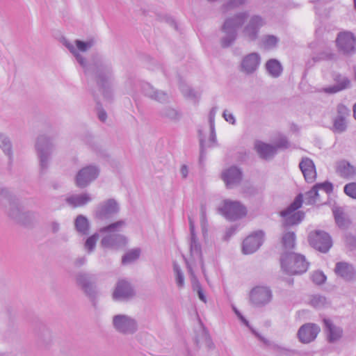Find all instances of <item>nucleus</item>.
Listing matches in <instances>:
<instances>
[{"label":"nucleus","mask_w":356,"mask_h":356,"mask_svg":"<svg viewBox=\"0 0 356 356\" xmlns=\"http://www.w3.org/2000/svg\"><path fill=\"white\" fill-rule=\"evenodd\" d=\"M126 226L125 220H121L99 229L100 234H103L101 240V245L104 248L118 250L127 243V238L122 234H119Z\"/></svg>","instance_id":"1"},{"label":"nucleus","mask_w":356,"mask_h":356,"mask_svg":"<svg viewBox=\"0 0 356 356\" xmlns=\"http://www.w3.org/2000/svg\"><path fill=\"white\" fill-rule=\"evenodd\" d=\"M0 200L4 205L8 202V214L17 222L26 225L29 222L30 219L35 218L34 213L22 211L21 207L16 202L15 197L10 189L3 188L0 190Z\"/></svg>","instance_id":"2"},{"label":"nucleus","mask_w":356,"mask_h":356,"mask_svg":"<svg viewBox=\"0 0 356 356\" xmlns=\"http://www.w3.org/2000/svg\"><path fill=\"white\" fill-rule=\"evenodd\" d=\"M248 17V12H243L225 20L222 29L224 33L221 39L222 47H228L235 41L238 29L244 24Z\"/></svg>","instance_id":"3"},{"label":"nucleus","mask_w":356,"mask_h":356,"mask_svg":"<svg viewBox=\"0 0 356 356\" xmlns=\"http://www.w3.org/2000/svg\"><path fill=\"white\" fill-rule=\"evenodd\" d=\"M280 264L283 271L289 275L302 274L309 267V263L304 255L292 252L282 254Z\"/></svg>","instance_id":"4"},{"label":"nucleus","mask_w":356,"mask_h":356,"mask_svg":"<svg viewBox=\"0 0 356 356\" xmlns=\"http://www.w3.org/2000/svg\"><path fill=\"white\" fill-rule=\"evenodd\" d=\"M54 145L51 140L45 135L38 136L35 149L39 160L40 172L44 174L51 163V154L53 152Z\"/></svg>","instance_id":"5"},{"label":"nucleus","mask_w":356,"mask_h":356,"mask_svg":"<svg viewBox=\"0 0 356 356\" xmlns=\"http://www.w3.org/2000/svg\"><path fill=\"white\" fill-rule=\"evenodd\" d=\"M92 71L104 96L108 97L112 75L111 64L106 60L100 59L95 63Z\"/></svg>","instance_id":"6"},{"label":"nucleus","mask_w":356,"mask_h":356,"mask_svg":"<svg viewBox=\"0 0 356 356\" xmlns=\"http://www.w3.org/2000/svg\"><path fill=\"white\" fill-rule=\"evenodd\" d=\"M95 44L94 40H89L86 42L76 40L74 42L67 40L64 41V45L67 48L70 53L75 57L76 61L85 70V72L89 74L90 69L87 65L86 59L81 53H84L89 50Z\"/></svg>","instance_id":"7"},{"label":"nucleus","mask_w":356,"mask_h":356,"mask_svg":"<svg viewBox=\"0 0 356 356\" xmlns=\"http://www.w3.org/2000/svg\"><path fill=\"white\" fill-rule=\"evenodd\" d=\"M302 204V195H298L293 202L284 210L280 212L283 218L282 225L284 227L292 226L300 223L304 218V213L302 211H296Z\"/></svg>","instance_id":"8"},{"label":"nucleus","mask_w":356,"mask_h":356,"mask_svg":"<svg viewBox=\"0 0 356 356\" xmlns=\"http://www.w3.org/2000/svg\"><path fill=\"white\" fill-rule=\"evenodd\" d=\"M112 323L115 330L123 334H133L138 328L136 319L131 316L123 314L114 315Z\"/></svg>","instance_id":"9"},{"label":"nucleus","mask_w":356,"mask_h":356,"mask_svg":"<svg viewBox=\"0 0 356 356\" xmlns=\"http://www.w3.org/2000/svg\"><path fill=\"white\" fill-rule=\"evenodd\" d=\"M250 301L257 307H263L273 300V291L265 285H258L252 288L249 294Z\"/></svg>","instance_id":"10"},{"label":"nucleus","mask_w":356,"mask_h":356,"mask_svg":"<svg viewBox=\"0 0 356 356\" xmlns=\"http://www.w3.org/2000/svg\"><path fill=\"white\" fill-rule=\"evenodd\" d=\"M218 209L220 213L229 220H236L247 214L246 208L238 201L226 200Z\"/></svg>","instance_id":"11"},{"label":"nucleus","mask_w":356,"mask_h":356,"mask_svg":"<svg viewBox=\"0 0 356 356\" xmlns=\"http://www.w3.org/2000/svg\"><path fill=\"white\" fill-rule=\"evenodd\" d=\"M309 244L316 250L326 253L332 246L331 236L325 232L316 230L309 235Z\"/></svg>","instance_id":"12"},{"label":"nucleus","mask_w":356,"mask_h":356,"mask_svg":"<svg viewBox=\"0 0 356 356\" xmlns=\"http://www.w3.org/2000/svg\"><path fill=\"white\" fill-rule=\"evenodd\" d=\"M99 175V169L97 165H89L81 168L75 177L76 185L81 188H86L95 180Z\"/></svg>","instance_id":"13"},{"label":"nucleus","mask_w":356,"mask_h":356,"mask_svg":"<svg viewBox=\"0 0 356 356\" xmlns=\"http://www.w3.org/2000/svg\"><path fill=\"white\" fill-rule=\"evenodd\" d=\"M339 51L344 54H353L356 51V38L350 32H341L336 39Z\"/></svg>","instance_id":"14"},{"label":"nucleus","mask_w":356,"mask_h":356,"mask_svg":"<svg viewBox=\"0 0 356 356\" xmlns=\"http://www.w3.org/2000/svg\"><path fill=\"white\" fill-rule=\"evenodd\" d=\"M119 211L117 202L109 199L98 204L95 209V217L99 220H108Z\"/></svg>","instance_id":"15"},{"label":"nucleus","mask_w":356,"mask_h":356,"mask_svg":"<svg viewBox=\"0 0 356 356\" xmlns=\"http://www.w3.org/2000/svg\"><path fill=\"white\" fill-rule=\"evenodd\" d=\"M265 24L264 19L259 15L252 16L245 25L243 34L249 40H255L259 35L260 29Z\"/></svg>","instance_id":"16"},{"label":"nucleus","mask_w":356,"mask_h":356,"mask_svg":"<svg viewBox=\"0 0 356 356\" xmlns=\"http://www.w3.org/2000/svg\"><path fill=\"white\" fill-rule=\"evenodd\" d=\"M264 233L257 231L247 236L242 244V252L245 254L255 252L264 242Z\"/></svg>","instance_id":"17"},{"label":"nucleus","mask_w":356,"mask_h":356,"mask_svg":"<svg viewBox=\"0 0 356 356\" xmlns=\"http://www.w3.org/2000/svg\"><path fill=\"white\" fill-rule=\"evenodd\" d=\"M134 296V290L129 282L119 280L113 293V298L116 301L127 300Z\"/></svg>","instance_id":"18"},{"label":"nucleus","mask_w":356,"mask_h":356,"mask_svg":"<svg viewBox=\"0 0 356 356\" xmlns=\"http://www.w3.org/2000/svg\"><path fill=\"white\" fill-rule=\"evenodd\" d=\"M319 332L320 327L317 325L306 323L300 327L298 337L302 343H309L316 338Z\"/></svg>","instance_id":"19"},{"label":"nucleus","mask_w":356,"mask_h":356,"mask_svg":"<svg viewBox=\"0 0 356 356\" xmlns=\"http://www.w3.org/2000/svg\"><path fill=\"white\" fill-rule=\"evenodd\" d=\"M95 277L93 275L79 273L76 275V282L84 291L86 294L90 298L95 295Z\"/></svg>","instance_id":"20"},{"label":"nucleus","mask_w":356,"mask_h":356,"mask_svg":"<svg viewBox=\"0 0 356 356\" xmlns=\"http://www.w3.org/2000/svg\"><path fill=\"white\" fill-rule=\"evenodd\" d=\"M189 227L191 232V240H190V252L191 256L193 259L195 260H198L202 265V269L204 271V265L202 259V251H201V245L197 240L195 234V225L191 218L189 217Z\"/></svg>","instance_id":"21"},{"label":"nucleus","mask_w":356,"mask_h":356,"mask_svg":"<svg viewBox=\"0 0 356 356\" xmlns=\"http://www.w3.org/2000/svg\"><path fill=\"white\" fill-rule=\"evenodd\" d=\"M261 62V57L259 54L253 52L250 53L241 60V71L247 74L254 73L259 67Z\"/></svg>","instance_id":"22"},{"label":"nucleus","mask_w":356,"mask_h":356,"mask_svg":"<svg viewBox=\"0 0 356 356\" xmlns=\"http://www.w3.org/2000/svg\"><path fill=\"white\" fill-rule=\"evenodd\" d=\"M334 272L337 276L346 281L356 280V270L351 264L348 262H337L335 265Z\"/></svg>","instance_id":"23"},{"label":"nucleus","mask_w":356,"mask_h":356,"mask_svg":"<svg viewBox=\"0 0 356 356\" xmlns=\"http://www.w3.org/2000/svg\"><path fill=\"white\" fill-rule=\"evenodd\" d=\"M222 178L227 188H233L242 178L241 170L236 166L230 167L222 172Z\"/></svg>","instance_id":"24"},{"label":"nucleus","mask_w":356,"mask_h":356,"mask_svg":"<svg viewBox=\"0 0 356 356\" xmlns=\"http://www.w3.org/2000/svg\"><path fill=\"white\" fill-rule=\"evenodd\" d=\"M299 167L308 183L314 182L316 177V171L313 161L307 157L302 158Z\"/></svg>","instance_id":"25"},{"label":"nucleus","mask_w":356,"mask_h":356,"mask_svg":"<svg viewBox=\"0 0 356 356\" xmlns=\"http://www.w3.org/2000/svg\"><path fill=\"white\" fill-rule=\"evenodd\" d=\"M333 79L335 82V84L332 86L323 88V91L326 93L334 94L345 90L349 88L350 86V81L349 79L342 74H334Z\"/></svg>","instance_id":"26"},{"label":"nucleus","mask_w":356,"mask_h":356,"mask_svg":"<svg viewBox=\"0 0 356 356\" xmlns=\"http://www.w3.org/2000/svg\"><path fill=\"white\" fill-rule=\"evenodd\" d=\"M336 172L341 177L351 179L356 176V168L346 160L336 163Z\"/></svg>","instance_id":"27"},{"label":"nucleus","mask_w":356,"mask_h":356,"mask_svg":"<svg viewBox=\"0 0 356 356\" xmlns=\"http://www.w3.org/2000/svg\"><path fill=\"white\" fill-rule=\"evenodd\" d=\"M142 91L145 95L159 102H165L169 98L168 95L165 92L155 90L147 83L143 84Z\"/></svg>","instance_id":"28"},{"label":"nucleus","mask_w":356,"mask_h":356,"mask_svg":"<svg viewBox=\"0 0 356 356\" xmlns=\"http://www.w3.org/2000/svg\"><path fill=\"white\" fill-rule=\"evenodd\" d=\"M92 197L87 193L70 195L66 198L67 203L72 207H83L92 201Z\"/></svg>","instance_id":"29"},{"label":"nucleus","mask_w":356,"mask_h":356,"mask_svg":"<svg viewBox=\"0 0 356 356\" xmlns=\"http://www.w3.org/2000/svg\"><path fill=\"white\" fill-rule=\"evenodd\" d=\"M254 147L260 157L265 159L272 158L277 152V147L275 146L261 141H257Z\"/></svg>","instance_id":"30"},{"label":"nucleus","mask_w":356,"mask_h":356,"mask_svg":"<svg viewBox=\"0 0 356 356\" xmlns=\"http://www.w3.org/2000/svg\"><path fill=\"white\" fill-rule=\"evenodd\" d=\"M323 322L325 327V331L327 334L328 341L330 342H334L339 340L342 336V329L333 325L330 319L325 318Z\"/></svg>","instance_id":"31"},{"label":"nucleus","mask_w":356,"mask_h":356,"mask_svg":"<svg viewBox=\"0 0 356 356\" xmlns=\"http://www.w3.org/2000/svg\"><path fill=\"white\" fill-rule=\"evenodd\" d=\"M266 69L268 74L272 77L277 78L282 72V66L276 59H270L266 63Z\"/></svg>","instance_id":"32"},{"label":"nucleus","mask_w":356,"mask_h":356,"mask_svg":"<svg viewBox=\"0 0 356 356\" xmlns=\"http://www.w3.org/2000/svg\"><path fill=\"white\" fill-rule=\"evenodd\" d=\"M188 271L191 276V284L193 291H195L198 296L199 299L204 303H207V300L204 291L201 286V284L195 276L191 268L188 266Z\"/></svg>","instance_id":"33"},{"label":"nucleus","mask_w":356,"mask_h":356,"mask_svg":"<svg viewBox=\"0 0 356 356\" xmlns=\"http://www.w3.org/2000/svg\"><path fill=\"white\" fill-rule=\"evenodd\" d=\"M0 148L11 161L13 160L12 143L10 138L3 134H0Z\"/></svg>","instance_id":"34"},{"label":"nucleus","mask_w":356,"mask_h":356,"mask_svg":"<svg viewBox=\"0 0 356 356\" xmlns=\"http://www.w3.org/2000/svg\"><path fill=\"white\" fill-rule=\"evenodd\" d=\"M333 214L337 225L343 229L348 227L349 220L346 218L341 208L336 207L333 209Z\"/></svg>","instance_id":"35"},{"label":"nucleus","mask_w":356,"mask_h":356,"mask_svg":"<svg viewBox=\"0 0 356 356\" xmlns=\"http://www.w3.org/2000/svg\"><path fill=\"white\" fill-rule=\"evenodd\" d=\"M309 304L316 309H323L328 307L330 302L325 297L319 294H315L311 297Z\"/></svg>","instance_id":"36"},{"label":"nucleus","mask_w":356,"mask_h":356,"mask_svg":"<svg viewBox=\"0 0 356 356\" xmlns=\"http://www.w3.org/2000/svg\"><path fill=\"white\" fill-rule=\"evenodd\" d=\"M75 227L78 232L82 234H87L89 229V222L86 217L79 215L75 220Z\"/></svg>","instance_id":"37"},{"label":"nucleus","mask_w":356,"mask_h":356,"mask_svg":"<svg viewBox=\"0 0 356 356\" xmlns=\"http://www.w3.org/2000/svg\"><path fill=\"white\" fill-rule=\"evenodd\" d=\"M296 235L293 232L284 233L282 238V243L284 249L291 250L295 246Z\"/></svg>","instance_id":"38"},{"label":"nucleus","mask_w":356,"mask_h":356,"mask_svg":"<svg viewBox=\"0 0 356 356\" xmlns=\"http://www.w3.org/2000/svg\"><path fill=\"white\" fill-rule=\"evenodd\" d=\"M140 254V250L135 248L127 252L122 259L123 264H129L138 259Z\"/></svg>","instance_id":"39"},{"label":"nucleus","mask_w":356,"mask_h":356,"mask_svg":"<svg viewBox=\"0 0 356 356\" xmlns=\"http://www.w3.org/2000/svg\"><path fill=\"white\" fill-rule=\"evenodd\" d=\"M173 270H174V273H175V282H176L177 286L179 289H183L185 285V280H184V273H183L180 266L177 264H174Z\"/></svg>","instance_id":"40"},{"label":"nucleus","mask_w":356,"mask_h":356,"mask_svg":"<svg viewBox=\"0 0 356 356\" xmlns=\"http://www.w3.org/2000/svg\"><path fill=\"white\" fill-rule=\"evenodd\" d=\"M161 115L170 120H176L180 118L179 112L172 107L166 106L161 111Z\"/></svg>","instance_id":"41"},{"label":"nucleus","mask_w":356,"mask_h":356,"mask_svg":"<svg viewBox=\"0 0 356 356\" xmlns=\"http://www.w3.org/2000/svg\"><path fill=\"white\" fill-rule=\"evenodd\" d=\"M334 131L341 133L346 129V118L343 115H338L334 121Z\"/></svg>","instance_id":"42"},{"label":"nucleus","mask_w":356,"mask_h":356,"mask_svg":"<svg viewBox=\"0 0 356 356\" xmlns=\"http://www.w3.org/2000/svg\"><path fill=\"white\" fill-rule=\"evenodd\" d=\"M318 195V191L316 184L312 188L305 194V202L307 204H313L316 202V198Z\"/></svg>","instance_id":"43"},{"label":"nucleus","mask_w":356,"mask_h":356,"mask_svg":"<svg viewBox=\"0 0 356 356\" xmlns=\"http://www.w3.org/2000/svg\"><path fill=\"white\" fill-rule=\"evenodd\" d=\"M235 314L238 316V318L241 320V321L247 327H248L252 332L258 337L261 341H263L264 343H268V341L265 339L264 337H262L259 333H257L249 324V322L245 318V317L241 314V313L237 310L235 312Z\"/></svg>","instance_id":"44"},{"label":"nucleus","mask_w":356,"mask_h":356,"mask_svg":"<svg viewBox=\"0 0 356 356\" xmlns=\"http://www.w3.org/2000/svg\"><path fill=\"white\" fill-rule=\"evenodd\" d=\"M278 42V39L274 35H266L262 39V43L266 49H270L275 47Z\"/></svg>","instance_id":"45"},{"label":"nucleus","mask_w":356,"mask_h":356,"mask_svg":"<svg viewBox=\"0 0 356 356\" xmlns=\"http://www.w3.org/2000/svg\"><path fill=\"white\" fill-rule=\"evenodd\" d=\"M97 240H98V234H95L87 238V240L85 243V248L88 250V252H92L94 250Z\"/></svg>","instance_id":"46"},{"label":"nucleus","mask_w":356,"mask_h":356,"mask_svg":"<svg viewBox=\"0 0 356 356\" xmlns=\"http://www.w3.org/2000/svg\"><path fill=\"white\" fill-rule=\"evenodd\" d=\"M248 0H229L226 4H225V9L226 10L236 8L246 3Z\"/></svg>","instance_id":"47"},{"label":"nucleus","mask_w":356,"mask_h":356,"mask_svg":"<svg viewBox=\"0 0 356 356\" xmlns=\"http://www.w3.org/2000/svg\"><path fill=\"white\" fill-rule=\"evenodd\" d=\"M312 280L316 284H321L325 282L326 276L321 271H315L312 275Z\"/></svg>","instance_id":"48"},{"label":"nucleus","mask_w":356,"mask_h":356,"mask_svg":"<svg viewBox=\"0 0 356 356\" xmlns=\"http://www.w3.org/2000/svg\"><path fill=\"white\" fill-rule=\"evenodd\" d=\"M343 191L347 195L356 199V183L346 184L344 186Z\"/></svg>","instance_id":"49"},{"label":"nucleus","mask_w":356,"mask_h":356,"mask_svg":"<svg viewBox=\"0 0 356 356\" xmlns=\"http://www.w3.org/2000/svg\"><path fill=\"white\" fill-rule=\"evenodd\" d=\"M316 186L317 187L318 191L321 190V191H325L326 193H330L333 190L332 184V183H330L329 181L318 183V184H316Z\"/></svg>","instance_id":"50"},{"label":"nucleus","mask_w":356,"mask_h":356,"mask_svg":"<svg viewBox=\"0 0 356 356\" xmlns=\"http://www.w3.org/2000/svg\"><path fill=\"white\" fill-rule=\"evenodd\" d=\"M217 113V108L213 107L211 109L209 115V121L210 124V129H211L212 132H213L214 126H215V116Z\"/></svg>","instance_id":"51"},{"label":"nucleus","mask_w":356,"mask_h":356,"mask_svg":"<svg viewBox=\"0 0 356 356\" xmlns=\"http://www.w3.org/2000/svg\"><path fill=\"white\" fill-rule=\"evenodd\" d=\"M222 116L224 118V119L229 123L232 124H236V119H235V117L234 116V115L230 113L229 111L225 110L223 112V114H222Z\"/></svg>","instance_id":"52"},{"label":"nucleus","mask_w":356,"mask_h":356,"mask_svg":"<svg viewBox=\"0 0 356 356\" xmlns=\"http://www.w3.org/2000/svg\"><path fill=\"white\" fill-rule=\"evenodd\" d=\"M238 229V226L236 225L231 226L228 228L225 232V238L228 240L232 236H233Z\"/></svg>","instance_id":"53"},{"label":"nucleus","mask_w":356,"mask_h":356,"mask_svg":"<svg viewBox=\"0 0 356 356\" xmlns=\"http://www.w3.org/2000/svg\"><path fill=\"white\" fill-rule=\"evenodd\" d=\"M201 222L202 225L203 231L205 229V222H206V215H205V208L202 206L201 207Z\"/></svg>","instance_id":"54"},{"label":"nucleus","mask_w":356,"mask_h":356,"mask_svg":"<svg viewBox=\"0 0 356 356\" xmlns=\"http://www.w3.org/2000/svg\"><path fill=\"white\" fill-rule=\"evenodd\" d=\"M51 230L52 232L56 233L60 229V225L57 222H52L50 224Z\"/></svg>","instance_id":"55"},{"label":"nucleus","mask_w":356,"mask_h":356,"mask_svg":"<svg viewBox=\"0 0 356 356\" xmlns=\"http://www.w3.org/2000/svg\"><path fill=\"white\" fill-rule=\"evenodd\" d=\"M277 147H283V148L288 147L287 140L285 138H282L277 144Z\"/></svg>","instance_id":"56"},{"label":"nucleus","mask_w":356,"mask_h":356,"mask_svg":"<svg viewBox=\"0 0 356 356\" xmlns=\"http://www.w3.org/2000/svg\"><path fill=\"white\" fill-rule=\"evenodd\" d=\"M180 172L183 178H186L188 174V169L186 165H183L181 167Z\"/></svg>","instance_id":"57"},{"label":"nucleus","mask_w":356,"mask_h":356,"mask_svg":"<svg viewBox=\"0 0 356 356\" xmlns=\"http://www.w3.org/2000/svg\"><path fill=\"white\" fill-rule=\"evenodd\" d=\"M334 55L331 53L325 52L321 54L318 60L321 59H332Z\"/></svg>","instance_id":"58"},{"label":"nucleus","mask_w":356,"mask_h":356,"mask_svg":"<svg viewBox=\"0 0 356 356\" xmlns=\"http://www.w3.org/2000/svg\"><path fill=\"white\" fill-rule=\"evenodd\" d=\"M98 118L102 122H104L106 119V113L104 110H99L98 111Z\"/></svg>","instance_id":"59"},{"label":"nucleus","mask_w":356,"mask_h":356,"mask_svg":"<svg viewBox=\"0 0 356 356\" xmlns=\"http://www.w3.org/2000/svg\"><path fill=\"white\" fill-rule=\"evenodd\" d=\"M86 257H80L75 261V265L76 266H81L83 265L84 264H86Z\"/></svg>","instance_id":"60"},{"label":"nucleus","mask_w":356,"mask_h":356,"mask_svg":"<svg viewBox=\"0 0 356 356\" xmlns=\"http://www.w3.org/2000/svg\"><path fill=\"white\" fill-rule=\"evenodd\" d=\"M210 130H211L210 129ZM209 140H210V143H216V133H215V129H213V132H212V131H211V136H210V138H209Z\"/></svg>","instance_id":"61"},{"label":"nucleus","mask_w":356,"mask_h":356,"mask_svg":"<svg viewBox=\"0 0 356 356\" xmlns=\"http://www.w3.org/2000/svg\"><path fill=\"white\" fill-rule=\"evenodd\" d=\"M346 243L349 244L350 246H355V240L352 236H347L346 237Z\"/></svg>","instance_id":"62"},{"label":"nucleus","mask_w":356,"mask_h":356,"mask_svg":"<svg viewBox=\"0 0 356 356\" xmlns=\"http://www.w3.org/2000/svg\"><path fill=\"white\" fill-rule=\"evenodd\" d=\"M353 115L355 119L356 120V103L355 104L353 107Z\"/></svg>","instance_id":"63"},{"label":"nucleus","mask_w":356,"mask_h":356,"mask_svg":"<svg viewBox=\"0 0 356 356\" xmlns=\"http://www.w3.org/2000/svg\"><path fill=\"white\" fill-rule=\"evenodd\" d=\"M200 142L201 149H202L204 148V141H203V139L200 138Z\"/></svg>","instance_id":"64"}]
</instances>
